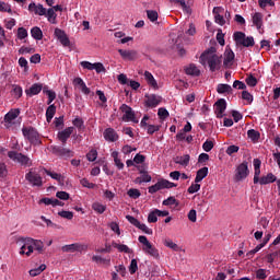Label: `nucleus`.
Masks as SVG:
<instances>
[{"label":"nucleus","mask_w":280,"mask_h":280,"mask_svg":"<svg viewBox=\"0 0 280 280\" xmlns=\"http://www.w3.org/2000/svg\"><path fill=\"white\" fill-rule=\"evenodd\" d=\"M201 65H207L210 71H220L222 67V57L215 55V48L211 47L200 56Z\"/></svg>","instance_id":"f257e3e1"},{"label":"nucleus","mask_w":280,"mask_h":280,"mask_svg":"<svg viewBox=\"0 0 280 280\" xmlns=\"http://www.w3.org/2000/svg\"><path fill=\"white\" fill-rule=\"evenodd\" d=\"M8 158L21 167H32L33 165L32 159L19 151H8Z\"/></svg>","instance_id":"f03ea898"},{"label":"nucleus","mask_w":280,"mask_h":280,"mask_svg":"<svg viewBox=\"0 0 280 280\" xmlns=\"http://www.w3.org/2000/svg\"><path fill=\"white\" fill-rule=\"evenodd\" d=\"M22 133L25 139L28 140L31 145H42L43 140H40V133L34 127H23Z\"/></svg>","instance_id":"7ed1b4c3"},{"label":"nucleus","mask_w":280,"mask_h":280,"mask_svg":"<svg viewBox=\"0 0 280 280\" xmlns=\"http://www.w3.org/2000/svg\"><path fill=\"white\" fill-rule=\"evenodd\" d=\"M138 242L142 244V250L145 253V255H150V257H153L154 259H159V249L148 241V237L144 235H140L138 237Z\"/></svg>","instance_id":"20e7f679"},{"label":"nucleus","mask_w":280,"mask_h":280,"mask_svg":"<svg viewBox=\"0 0 280 280\" xmlns=\"http://www.w3.org/2000/svg\"><path fill=\"white\" fill-rule=\"evenodd\" d=\"M34 238L32 237H19L16 244L21 246L20 255H26L30 257L34 253Z\"/></svg>","instance_id":"39448f33"},{"label":"nucleus","mask_w":280,"mask_h":280,"mask_svg":"<svg viewBox=\"0 0 280 280\" xmlns=\"http://www.w3.org/2000/svg\"><path fill=\"white\" fill-rule=\"evenodd\" d=\"M233 38L236 45H242V47H255V38L253 36H247L244 32H235Z\"/></svg>","instance_id":"423d86ee"},{"label":"nucleus","mask_w":280,"mask_h":280,"mask_svg":"<svg viewBox=\"0 0 280 280\" xmlns=\"http://www.w3.org/2000/svg\"><path fill=\"white\" fill-rule=\"evenodd\" d=\"M174 187H178V185L165 179L161 178L156 184L150 186L148 188L149 194H156V191H161V189H172Z\"/></svg>","instance_id":"0eeeda50"},{"label":"nucleus","mask_w":280,"mask_h":280,"mask_svg":"<svg viewBox=\"0 0 280 280\" xmlns=\"http://www.w3.org/2000/svg\"><path fill=\"white\" fill-rule=\"evenodd\" d=\"M25 180H27L31 187H43V176L33 168L25 174Z\"/></svg>","instance_id":"6e6552de"},{"label":"nucleus","mask_w":280,"mask_h":280,"mask_svg":"<svg viewBox=\"0 0 280 280\" xmlns=\"http://www.w3.org/2000/svg\"><path fill=\"white\" fill-rule=\"evenodd\" d=\"M122 115V121H132L133 124H139V119H137L135 110H132V107L128 106L127 104H122L120 106Z\"/></svg>","instance_id":"1a4fd4ad"},{"label":"nucleus","mask_w":280,"mask_h":280,"mask_svg":"<svg viewBox=\"0 0 280 280\" xmlns=\"http://www.w3.org/2000/svg\"><path fill=\"white\" fill-rule=\"evenodd\" d=\"M21 115L20 109H11L9 113L4 115V128L10 129L12 126H14V119Z\"/></svg>","instance_id":"9d476101"},{"label":"nucleus","mask_w":280,"mask_h":280,"mask_svg":"<svg viewBox=\"0 0 280 280\" xmlns=\"http://www.w3.org/2000/svg\"><path fill=\"white\" fill-rule=\"evenodd\" d=\"M248 174V162H243L236 168L235 180L240 183V180H244V178H247Z\"/></svg>","instance_id":"9b49d317"},{"label":"nucleus","mask_w":280,"mask_h":280,"mask_svg":"<svg viewBox=\"0 0 280 280\" xmlns=\"http://www.w3.org/2000/svg\"><path fill=\"white\" fill-rule=\"evenodd\" d=\"M162 97L156 95V94H147L145 95V101H144V106L147 108H156L161 104Z\"/></svg>","instance_id":"f8f14e48"},{"label":"nucleus","mask_w":280,"mask_h":280,"mask_svg":"<svg viewBox=\"0 0 280 280\" xmlns=\"http://www.w3.org/2000/svg\"><path fill=\"white\" fill-rule=\"evenodd\" d=\"M55 36L63 47H69L71 45V40L69 39V36H67V33H65V31L60 28H55Z\"/></svg>","instance_id":"ddd939ff"},{"label":"nucleus","mask_w":280,"mask_h":280,"mask_svg":"<svg viewBox=\"0 0 280 280\" xmlns=\"http://www.w3.org/2000/svg\"><path fill=\"white\" fill-rule=\"evenodd\" d=\"M224 110H226V100L220 98L214 104V113L218 119H222V117H224Z\"/></svg>","instance_id":"4468645a"},{"label":"nucleus","mask_w":280,"mask_h":280,"mask_svg":"<svg viewBox=\"0 0 280 280\" xmlns=\"http://www.w3.org/2000/svg\"><path fill=\"white\" fill-rule=\"evenodd\" d=\"M103 137L105 141H108L109 143H115V141H119V135L114 128H107L103 132Z\"/></svg>","instance_id":"2eb2a0df"},{"label":"nucleus","mask_w":280,"mask_h":280,"mask_svg":"<svg viewBox=\"0 0 280 280\" xmlns=\"http://www.w3.org/2000/svg\"><path fill=\"white\" fill-rule=\"evenodd\" d=\"M72 84L73 86H78L81 93H83V95H91V89L86 86V83L84 82V80H82V78L80 77L74 78L72 81Z\"/></svg>","instance_id":"dca6fc26"},{"label":"nucleus","mask_w":280,"mask_h":280,"mask_svg":"<svg viewBox=\"0 0 280 280\" xmlns=\"http://www.w3.org/2000/svg\"><path fill=\"white\" fill-rule=\"evenodd\" d=\"M52 152L63 159H71L74 154L73 151L63 147H54Z\"/></svg>","instance_id":"f3484780"},{"label":"nucleus","mask_w":280,"mask_h":280,"mask_svg":"<svg viewBox=\"0 0 280 280\" xmlns=\"http://www.w3.org/2000/svg\"><path fill=\"white\" fill-rule=\"evenodd\" d=\"M73 127H68L62 131H59L57 137L59 139V141H61L62 145L67 144L68 139L71 137V135H73Z\"/></svg>","instance_id":"a211bd4d"},{"label":"nucleus","mask_w":280,"mask_h":280,"mask_svg":"<svg viewBox=\"0 0 280 280\" xmlns=\"http://www.w3.org/2000/svg\"><path fill=\"white\" fill-rule=\"evenodd\" d=\"M28 12H34V14H37L38 16L47 15V9H45L43 4L36 5L34 2L28 4Z\"/></svg>","instance_id":"6ab92c4d"},{"label":"nucleus","mask_w":280,"mask_h":280,"mask_svg":"<svg viewBox=\"0 0 280 280\" xmlns=\"http://www.w3.org/2000/svg\"><path fill=\"white\" fill-rule=\"evenodd\" d=\"M43 91V83H34L30 89L25 90L27 97H34Z\"/></svg>","instance_id":"aec40b11"},{"label":"nucleus","mask_w":280,"mask_h":280,"mask_svg":"<svg viewBox=\"0 0 280 280\" xmlns=\"http://www.w3.org/2000/svg\"><path fill=\"white\" fill-rule=\"evenodd\" d=\"M62 253H80L82 250V245L79 243H73L70 245H65L61 247Z\"/></svg>","instance_id":"412c9836"},{"label":"nucleus","mask_w":280,"mask_h":280,"mask_svg":"<svg viewBox=\"0 0 280 280\" xmlns=\"http://www.w3.org/2000/svg\"><path fill=\"white\" fill-rule=\"evenodd\" d=\"M252 21L257 30H261V27H264V14H261L260 12H256L252 16Z\"/></svg>","instance_id":"4be33fe9"},{"label":"nucleus","mask_w":280,"mask_h":280,"mask_svg":"<svg viewBox=\"0 0 280 280\" xmlns=\"http://www.w3.org/2000/svg\"><path fill=\"white\" fill-rule=\"evenodd\" d=\"M209 175V167L203 166L202 168L197 171L196 177H195V183H202L205 178Z\"/></svg>","instance_id":"5701e85b"},{"label":"nucleus","mask_w":280,"mask_h":280,"mask_svg":"<svg viewBox=\"0 0 280 280\" xmlns=\"http://www.w3.org/2000/svg\"><path fill=\"white\" fill-rule=\"evenodd\" d=\"M119 55L124 60H135L137 58V51L118 49Z\"/></svg>","instance_id":"b1692460"},{"label":"nucleus","mask_w":280,"mask_h":280,"mask_svg":"<svg viewBox=\"0 0 280 280\" xmlns=\"http://www.w3.org/2000/svg\"><path fill=\"white\" fill-rule=\"evenodd\" d=\"M222 8L221 7H215L212 12L214 14V21L215 23H218L219 25H224V23H226V21L224 20V16H222L220 14V12H222Z\"/></svg>","instance_id":"393cba45"},{"label":"nucleus","mask_w":280,"mask_h":280,"mask_svg":"<svg viewBox=\"0 0 280 280\" xmlns=\"http://www.w3.org/2000/svg\"><path fill=\"white\" fill-rule=\"evenodd\" d=\"M277 180V176L275 174L269 173L266 176H262L258 182L259 185H270V183H275Z\"/></svg>","instance_id":"a878e982"},{"label":"nucleus","mask_w":280,"mask_h":280,"mask_svg":"<svg viewBox=\"0 0 280 280\" xmlns=\"http://www.w3.org/2000/svg\"><path fill=\"white\" fill-rule=\"evenodd\" d=\"M56 115V105L51 104L46 109V120L48 124H51V119Z\"/></svg>","instance_id":"bb28decb"},{"label":"nucleus","mask_w":280,"mask_h":280,"mask_svg":"<svg viewBox=\"0 0 280 280\" xmlns=\"http://www.w3.org/2000/svg\"><path fill=\"white\" fill-rule=\"evenodd\" d=\"M11 93L15 100H21V97H23V88H21V85L12 84Z\"/></svg>","instance_id":"cd10ccee"},{"label":"nucleus","mask_w":280,"mask_h":280,"mask_svg":"<svg viewBox=\"0 0 280 280\" xmlns=\"http://www.w3.org/2000/svg\"><path fill=\"white\" fill-rule=\"evenodd\" d=\"M232 91H233V88H231V85L229 84L220 83L217 86V92L220 95H224V93H231Z\"/></svg>","instance_id":"c85d7f7f"},{"label":"nucleus","mask_w":280,"mask_h":280,"mask_svg":"<svg viewBox=\"0 0 280 280\" xmlns=\"http://www.w3.org/2000/svg\"><path fill=\"white\" fill-rule=\"evenodd\" d=\"M185 71L187 75H195V77L200 75V69H198V67H196V65L194 63H190Z\"/></svg>","instance_id":"c756f323"},{"label":"nucleus","mask_w":280,"mask_h":280,"mask_svg":"<svg viewBox=\"0 0 280 280\" xmlns=\"http://www.w3.org/2000/svg\"><path fill=\"white\" fill-rule=\"evenodd\" d=\"M45 174H47V176H50V178H52L54 180H58V183H62L65 180V177L61 174L58 173H54L47 168H44Z\"/></svg>","instance_id":"7c9ffc66"},{"label":"nucleus","mask_w":280,"mask_h":280,"mask_svg":"<svg viewBox=\"0 0 280 280\" xmlns=\"http://www.w3.org/2000/svg\"><path fill=\"white\" fill-rule=\"evenodd\" d=\"M31 35L35 40H43V31L38 26L31 30Z\"/></svg>","instance_id":"2f4dec72"},{"label":"nucleus","mask_w":280,"mask_h":280,"mask_svg":"<svg viewBox=\"0 0 280 280\" xmlns=\"http://www.w3.org/2000/svg\"><path fill=\"white\" fill-rule=\"evenodd\" d=\"M190 156L189 154L183 155V156H176L175 158V163L177 165H184L187 166L189 165Z\"/></svg>","instance_id":"473e14b6"},{"label":"nucleus","mask_w":280,"mask_h":280,"mask_svg":"<svg viewBox=\"0 0 280 280\" xmlns=\"http://www.w3.org/2000/svg\"><path fill=\"white\" fill-rule=\"evenodd\" d=\"M112 246L114 248H117V250H119V253H127V254L132 253V249H130V247H128V245H121V244H118L116 242H113Z\"/></svg>","instance_id":"72a5a7b5"},{"label":"nucleus","mask_w":280,"mask_h":280,"mask_svg":"<svg viewBox=\"0 0 280 280\" xmlns=\"http://www.w3.org/2000/svg\"><path fill=\"white\" fill-rule=\"evenodd\" d=\"M46 16H47V19H48V22L49 23H51L52 25H56V23H58L57 21H56V19H57V14H56V11H54V9H48L47 11H46Z\"/></svg>","instance_id":"f704fd0d"},{"label":"nucleus","mask_w":280,"mask_h":280,"mask_svg":"<svg viewBox=\"0 0 280 280\" xmlns=\"http://www.w3.org/2000/svg\"><path fill=\"white\" fill-rule=\"evenodd\" d=\"M144 79L147 80L148 84L156 89L158 86L156 80L154 79V75L150 73V71L144 72Z\"/></svg>","instance_id":"c9c22d12"},{"label":"nucleus","mask_w":280,"mask_h":280,"mask_svg":"<svg viewBox=\"0 0 280 280\" xmlns=\"http://www.w3.org/2000/svg\"><path fill=\"white\" fill-rule=\"evenodd\" d=\"M233 60H235V52H233V50H226L223 65L226 67L230 62H233Z\"/></svg>","instance_id":"e433bc0d"},{"label":"nucleus","mask_w":280,"mask_h":280,"mask_svg":"<svg viewBox=\"0 0 280 280\" xmlns=\"http://www.w3.org/2000/svg\"><path fill=\"white\" fill-rule=\"evenodd\" d=\"M44 270H47V265L45 264L40 265L38 268L31 269L28 272L31 277H38V275H40V272H44Z\"/></svg>","instance_id":"4c0bfd02"},{"label":"nucleus","mask_w":280,"mask_h":280,"mask_svg":"<svg viewBox=\"0 0 280 280\" xmlns=\"http://www.w3.org/2000/svg\"><path fill=\"white\" fill-rule=\"evenodd\" d=\"M92 261L95 264H104L105 266H110V258H103L102 256H93Z\"/></svg>","instance_id":"58836bf2"},{"label":"nucleus","mask_w":280,"mask_h":280,"mask_svg":"<svg viewBox=\"0 0 280 280\" xmlns=\"http://www.w3.org/2000/svg\"><path fill=\"white\" fill-rule=\"evenodd\" d=\"M247 137L248 139H250L252 141H259V137H261V135L259 133V131L255 130V129H249L247 131Z\"/></svg>","instance_id":"ea45409f"},{"label":"nucleus","mask_w":280,"mask_h":280,"mask_svg":"<svg viewBox=\"0 0 280 280\" xmlns=\"http://www.w3.org/2000/svg\"><path fill=\"white\" fill-rule=\"evenodd\" d=\"M147 16L151 23H155V21H159V12L155 10H147Z\"/></svg>","instance_id":"a19ab883"},{"label":"nucleus","mask_w":280,"mask_h":280,"mask_svg":"<svg viewBox=\"0 0 280 280\" xmlns=\"http://www.w3.org/2000/svg\"><path fill=\"white\" fill-rule=\"evenodd\" d=\"M164 246L167 248H171L172 250H175V253H178L180 250V247H178V244L174 243L172 240H165Z\"/></svg>","instance_id":"79ce46f5"},{"label":"nucleus","mask_w":280,"mask_h":280,"mask_svg":"<svg viewBox=\"0 0 280 280\" xmlns=\"http://www.w3.org/2000/svg\"><path fill=\"white\" fill-rule=\"evenodd\" d=\"M52 124L57 130H62V126H65V116L56 117Z\"/></svg>","instance_id":"37998d69"},{"label":"nucleus","mask_w":280,"mask_h":280,"mask_svg":"<svg viewBox=\"0 0 280 280\" xmlns=\"http://www.w3.org/2000/svg\"><path fill=\"white\" fill-rule=\"evenodd\" d=\"M162 205L164 207H172V205L178 207V200H176V197H168L167 199L163 200Z\"/></svg>","instance_id":"c03bdc74"},{"label":"nucleus","mask_w":280,"mask_h":280,"mask_svg":"<svg viewBox=\"0 0 280 280\" xmlns=\"http://www.w3.org/2000/svg\"><path fill=\"white\" fill-rule=\"evenodd\" d=\"M127 195L129 196V198L137 200V198L141 197V191H139V189H137V188H130L128 190Z\"/></svg>","instance_id":"a18cd8bd"},{"label":"nucleus","mask_w":280,"mask_h":280,"mask_svg":"<svg viewBox=\"0 0 280 280\" xmlns=\"http://www.w3.org/2000/svg\"><path fill=\"white\" fill-rule=\"evenodd\" d=\"M148 222L149 224H154L159 222V214L156 213V210H153L148 215Z\"/></svg>","instance_id":"49530a36"},{"label":"nucleus","mask_w":280,"mask_h":280,"mask_svg":"<svg viewBox=\"0 0 280 280\" xmlns=\"http://www.w3.org/2000/svg\"><path fill=\"white\" fill-rule=\"evenodd\" d=\"M86 159L88 161H90V163H93L94 161L97 160V150L92 149L89 151V153L86 154Z\"/></svg>","instance_id":"de8ad7c7"},{"label":"nucleus","mask_w":280,"mask_h":280,"mask_svg":"<svg viewBox=\"0 0 280 280\" xmlns=\"http://www.w3.org/2000/svg\"><path fill=\"white\" fill-rule=\"evenodd\" d=\"M92 209L96 211V213H104L106 211V206L100 203V202H94L92 205Z\"/></svg>","instance_id":"09e8293b"},{"label":"nucleus","mask_w":280,"mask_h":280,"mask_svg":"<svg viewBox=\"0 0 280 280\" xmlns=\"http://www.w3.org/2000/svg\"><path fill=\"white\" fill-rule=\"evenodd\" d=\"M72 124L78 130H84V120L82 118L77 117Z\"/></svg>","instance_id":"8fccbe9b"},{"label":"nucleus","mask_w":280,"mask_h":280,"mask_svg":"<svg viewBox=\"0 0 280 280\" xmlns=\"http://www.w3.org/2000/svg\"><path fill=\"white\" fill-rule=\"evenodd\" d=\"M27 35H28L27 30L25 27H19L18 28V38L20 40H23V39L27 38Z\"/></svg>","instance_id":"3c124183"},{"label":"nucleus","mask_w":280,"mask_h":280,"mask_svg":"<svg viewBox=\"0 0 280 280\" xmlns=\"http://www.w3.org/2000/svg\"><path fill=\"white\" fill-rule=\"evenodd\" d=\"M58 215H60V218H65L66 220H73V212L71 211L62 210L58 212Z\"/></svg>","instance_id":"603ef678"},{"label":"nucleus","mask_w":280,"mask_h":280,"mask_svg":"<svg viewBox=\"0 0 280 280\" xmlns=\"http://www.w3.org/2000/svg\"><path fill=\"white\" fill-rule=\"evenodd\" d=\"M147 132L148 135H154V132H159L161 130V127L159 125H147Z\"/></svg>","instance_id":"864d4df0"},{"label":"nucleus","mask_w":280,"mask_h":280,"mask_svg":"<svg viewBox=\"0 0 280 280\" xmlns=\"http://www.w3.org/2000/svg\"><path fill=\"white\" fill-rule=\"evenodd\" d=\"M34 51H36V49L30 48V47H25V46H22V47L19 49V54H20L21 56H25V54H34Z\"/></svg>","instance_id":"5fc2aeb1"},{"label":"nucleus","mask_w":280,"mask_h":280,"mask_svg":"<svg viewBox=\"0 0 280 280\" xmlns=\"http://www.w3.org/2000/svg\"><path fill=\"white\" fill-rule=\"evenodd\" d=\"M158 115H159L160 119H167L170 117V112H167V109L161 107L158 110Z\"/></svg>","instance_id":"6e6d98bb"},{"label":"nucleus","mask_w":280,"mask_h":280,"mask_svg":"<svg viewBox=\"0 0 280 280\" xmlns=\"http://www.w3.org/2000/svg\"><path fill=\"white\" fill-rule=\"evenodd\" d=\"M32 244L33 246H35V249H37L39 253H43V248H45V244H43L42 241L33 240Z\"/></svg>","instance_id":"4d7b16f0"},{"label":"nucleus","mask_w":280,"mask_h":280,"mask_svg":"<svg viewBox=\"0 0 280 280\" xmlns=\"http://www.w3.org/2000/svg\"><path fill=\"white\" fill-rule=\"evenodd\" d=\"M8 176V166L5 163L0 162V178H5Z\"/></svg>","instance_id":"13d9d810"},{"label":"nucleus","mask_w":280,"mask_h":280,"mask_svg":"<svg viewBox=\"0 0 280 280\" xmlns=\"http://www.w3.org/2000/svg\"><path fill=\"white\" fill-rule=\"evenodd\" d=\"M139 270V266L137 265V259H132L129 266V272L130 275H135Z\"/></svg>","instance_id":"bf43d9fd"},{"label":"nucleus","mask_w":280,"mask_h":280,"mask_svg":"<svg viewBox=\"0 0 280 280\" xmlns=\"http://www.w3.org/2000/svg\"><path fill=\"white\" fill-rule=\"evenodd\" d=\"M94 70L96 71V73H105L106 72V68H104V63H102V62H95Z\"/></svg>","instance_id":"052dcab7"},{"label":"nucleus","mask_w":280,"mask_h":280,"mask_svg":"<svg viewBox=\"0 0 280 280\" xmlns=\"http://www.w3.org/2000/svg\"><path fill=\"white\" fill-rule=\"evenodd\" d=\"M213 141L211 140H207L206 142H203L202 144V149L205 150V152H211V149L213 148Z\"/></svg>","instance_id":"680f3d73"},{"label":"nucleus","mask_w":280,"mask_h":280,"mask_svg":"<svg viewBox=\"0 0 280 280\" xmlns=\"http://www.w3.org/2000/svg\"><path fill=\"white\" fill-rule=\"evenodd\" d=\"M197 191H200V184H191L188 188V194H197Z\"/></svg>","instance_id":"e2e57ef3"},{"label":"nucleus","mask_w":280,"mask_h":280,"mask_svg":"<svg viewBox=\"0 0 280 280\" xmlns=\"http://www.w3.org/2000/svg\"><path fill=\"white\" fill-rule=\"evenodd\" d=\"M56 197L59 198V200H69L70 196L67 191H57Z\"/></svg>","instance_id":"0e129e2a"},{"label":"nucleus","mask_w":280,"mask_h":280,"mask_svg":"<svg viewBox=\"0 0 280 280\" xmlns=\"http://www.w3.org/2000/svg\"><path fill=\"white\" fill-rule=\"evenodd\" d=\"M268 275H266V269H258L256 271V279H267Z\"/></svg>","instance_id":"69168bd1"},{"label":"nucleus","mask_w":280,"mask_h":280,"mask_svg":"<svg viewBox=\"0 0 280 280\" xmlns=\"http://www.w3.org/2000/svg\"><path fill=\"white\" fill-rule=\"evenodd\" d=\"M246 84L248 86H257V78H255L254 75H249L247 79H246Z\"/></svg>","instance_id":"338daca9"},{"label":"nucleus","mask_w":280,"mask_h":280,"mask_svg":"<svg viewBox=\"0 0 280 280\" xmlns=\"http://www.w3.org/2000/svg\"><path fill=\"white\" fill-rule=\"evenodd\" d=\"M217 40L219 43V45H221L222 47H224V35L222 34V30H219L217 33Z\"/></svg>","instance_id":"774afa93"}]
</instances>
